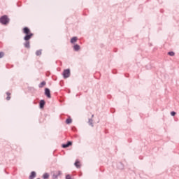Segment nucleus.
<instances>
[{
  "label": "nucleus",
  "mask_w": 179,
  "mask_h": 179,
  "mask_svg": "<svg viewBox=\"0 0 179 179\" xmlns=\"http://www.w3.org/2000/svg\"><path fill=\"white\" fill-rule=\"evenodd\" d=\"M23 33L26 34V36H24V39L26 41V42L24 43V46L27 48H30V43H29V41L34 36V34H32L29 28L27 27H24Z\"/></svg>",
  "instance_id": "obj_1"
},
{
  "label": "nucleus",
  "mask_w": 179,
  "mask_h": 179,
  "mask_svg": "<svg viewBox=\"0 0 179 179\" xmlns=\"http://www.w3.org/2000/svg\"><path fill=\"white\" fill-rule=\"evenodd\" d=\"M0 22L3 24H7L9 22V18L6 15H4L1 17Z\"/></svg>",
  "instance_id": "obj_2"
},
{
  "label": "nucleus",
  "mask_w": 179,
  "mask_h": 179,
  "mask_svg": "<svg viewBox=\"0 0 179 179\" xmlns=\"http://www.w3.org/2000/svg\"><path fill=\"white\" fill-rule=\"evenodd\" d=\"M70 75H71V72L69 69L64 70V71H63V77H64V78H69Z\"/></svg>",
  "instance_id": "obj_3"
},
{
  "label": "nucleus",
  "mask_w": 179,
  "mask_h": 179,
  "mask_svg": "<svg viewBox=\"0 0 179 179\" xmlns=\"http://www.w3.org/2000/svg\"><path fill=\"white\" fill-rule=\"evenodd\" d=\"M62 174V171H55V173H53V178L56 179Z\"/></svg>",
  "instance_id": "obj_4"
},
{
  "label": "nucleus",
  "mask_w": 179,
  "mask_h": 179,
  "mask_svg": "<svg viewBox=\"0 0 179 179\" xmlns=\"http://www.w3.org/2000/svg\"><path fill=\"white\" fill-rule=\"evenodd\" d=\"M71 145H72V142L69 141V142H67V144H63V145H62V147H63V148H69Z\"/></svg>",
  "instance_id": "obj_5"
},
{
  "label": "nucleus",
  "mask_w": 179,
  "mask_h": 179,
  "mask_svg": "<svg viewBox=\"0 0 179 179\" xmlns=\"http://www.w3.org/2000/svg\"><path fill=\"white\" fill-rule=\"evenodd\" d=\"M45 95L50 99L51 98V94H50V91L49 89L46 88L45 89Z\"/></svg>",
  "instance_id": "obj_6"
},
{
  "label": "nucleus",
  "mask_w": 179,
  "mask_h": 179,
  "mask_svg": "<svg viewBox=\"0 0 179 179\" xmlns=\"http://www.w3.org/2000/svg\"><path fill=\"white\" fill-rule=\"evenodd\" d=\"M36 176V172L33 171V172H31V173L29 176V179H34Z\"/></svg>",
  "instance_id": "obj_7"
},
{
  "label": "nucleus",
  "mask_w": 179,
  "mask_h": 179,
  "mask_svg": "<svg viewBox=\"0 0 179 179\" xmlns=\"http://www.w3.org/2000/svg\"><path fill=\"white\" fill-rule=\"evenodd\" d=\"M77 40H78V38L76 36H74L73 38H71V41H70V42L71 43H76Z\"/></svg>",
  "instance_id": "obj_8"
},
{
  "label": "nucleus",
  "mask_w": 179,
  "mask_h": 179,
  "mask_svg": "<svg viewBox=\"0 0 179 179\" xmlns=\"http://www.w3.org/2000/svg\"><path fill=\"white\" fill-rule=\"evenodd\" d=\"M80 49V46L79 45H74V50L78 51Z\"/></svg>",
  "instance_id": "obj_9"
},
{
  "label": "nucleus",
  "mask_w": 179,
  "mask_h": 179,
  "mask_svg": "<svg viewBox=\"0 0 179 179\" xmlns=\"http://www.w3.org/2000/svg\"><path fill=\"white\" fill-rule=\"evenodd\" d=\"M74 165H76V167L77 168H80V163L78 161H76V164H74Z\"/></svg>",
  "instance_id": "obj_10"
},
{
  "label": "nucleus",
  "mask_w": 179,
  "mask_h": 179,
  "mask_svg": "<svg viewBox=\"0 0 179 179\" xmlns=\"http://www.w3.org/2000/svg\"><path fill=\"white\" fill-rule=\"evenodd\" d=\"M71 122H72V120L71 118L66 120V124H69Z\"/></svg>",
  "instance_id": "obj_11"
},
{
  "label": "nucleus",
  "mask_w": 179,
  "mask_h": 179,
  "mask_svg": "<svg viewBox=\"0 0 179 179\" xmlns=\"http://www.w3.org/2000/svg\"><path fill=\"white\" fill-rule=\"evenodd\" d=\"M46 85V83H45V81H43L41 84H40V85H39V87H41V88H42L43 86H45Z\"/></svg>",
  "instance_id": "obj_12"
},
{
  "label": "nucleus",
  "mask_w": 179,
  "mask_h": 179,
  "mask_svg": "<svg viewBox=\"0 0 179 179\" xmlns=\"http://www.w3.org/2000/svg\"><path fill=\"white\" fill-rule=\"evenodd\" d=\"M45 106V101H41L40 103V106L41 108H43Z\"/></svg>",
  "instance_id": "obj_13"
},
{
  "label": "nucleus",
  "mask_w": 179,
  "mask_h": 179,
  "mask_svg": "<svg viewBox=\"0 0 179 179\" xmlns=\"http://www.w3.org/2000/svg\"><path fill=\"white\" fill-rule=\"evenodd\" d=\"M6 94H7V98H6V99H7L8 101H9V100L10 99V95H11V94L9 93V92H7Z\"/></svg>",
  "instance_id": "obj_14"
},
{
  "label": "nucleus",
  "mask_w": 179,
  "mask_h": 179,
  "mask_svg": "<svg viewBox=\"0 0 179 179\" xmlns=\"http://www.w3.org/2000/svg\"><path fill=\"white\" fill-rule=\"evenodd\" d=\"M49 177H50V175L48 174V173H45V174L43 175V178H44L45 179H48V178H49Z\"/></svg>",
  "instance_id": "obj_15"
},
{
  "label": "nucleus",
  "mask_w": 179,
  "mask_h": 179,
  "mask_svg": "<svg viewBox=\"0 0 179 179\" xmlns=\"http://www.w3.org/2000/svg\"><path fill=\"white\" fill-rule=\"evenodd\" d=\"M41 54H42V50H37V52H36L37 56H40V55H41Z\"/></svg>",
  "instance_id": "obj_16"
},
{
  "label": "nucleus",
  "mask_w": 179,
  "mask_h": 179,
  "mask_svg": "<svg viewBox=\"0 0 179 179\" xmlns=\"http://www.w3.org/2000/svg\"><path fill=\"white\" fill-rule=\"evenodd\" d=\"M168 55L171 56V57H173L175 55V53H174V52H169Z\"/></svg>",
  "instance_id": "obj_17"
},
{
  "label": "nucleus",
  "mask_w": 179,
  "mask_h": 179,
  "mask_svg": "<svg viewBox=\"0 0 179 179\" xmlns=\"http://www.w3.org/2000/svg\"><path fill=\"white\" fill-rule=\"evenodd\" d=\"M4 56L3 52H0V59Z\"/></svg>",
  "instance_id": "obj_18"
},
{
  "label": "nucleus",
  "mask_w": 179,
  "mask_h": 179,
  "mask_svg": "<svg viewBox=\"0 0 179 179\" xmlns=\"http://www.w3.org/2000/svg\"><path fill=\"white\" fill-rule=\"evenodd\" d=\"M66 179H72L70 175L66 176Z\"/></svg>",
  "instance_id": "obj_19"
},
{
  "label": "nucleus",
  "mask_w": 179,
  "mask_h": 179,
  "mask_svg": "<svg viewBox=\"0 0 179 179\" xmlns=\"http://www.w3.org/2000/svg\"><path fill=\"white\" fill-rule=\"evenodd\" d=\"M176 115V113H175V112L171 113V115H172V116H175Z\"/></svg>",
  "instance_id": "obj_20"
},
{
  "label": "nucleus",
  "mask_w": 179,
  "mask_h": 179,
  "mask_svg": "<svg viewBox=\"0 0 179 179\" xmlns=\"http://www.w3.org/2000/svg\"><path fill=\"white\" fill-rule=\"evenodd\" d=\"M38 179H40V178H38Z\"/></svg>",
  "instance_id": "obj_21"
}]
</instances>
